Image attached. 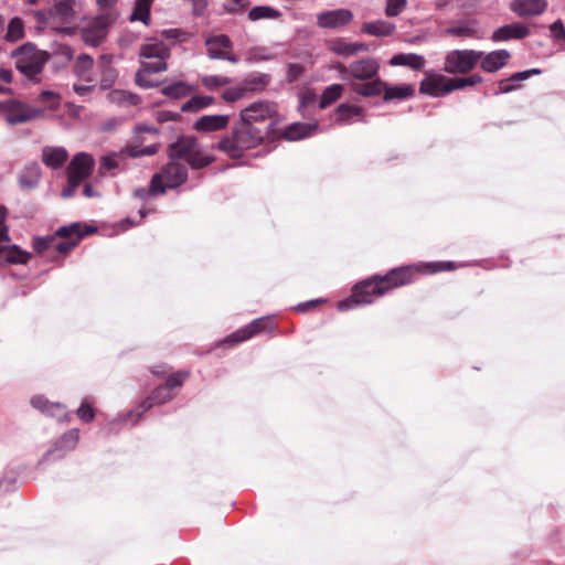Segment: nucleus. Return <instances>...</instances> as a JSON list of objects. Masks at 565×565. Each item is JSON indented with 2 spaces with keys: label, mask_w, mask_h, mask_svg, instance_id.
Listing matches in <instances>:
<instances>
[{
  "label": "nucleus",
  "mask_w": 565,
  "mask_h": 565,
  "mask_svg": "<svg viewBox=\"0 0 565 565\" xmlns=\"http://www.w3.org/2000/svg\"><path fill=\"white\" fill-rule=\"evenodd\" d=\"M303 73V66L298 63H290L287 67V81L295 82Z\"/></svg>",
  "instance_id": "obj_61"
},
{
  "label": "nucleus",
  "mask_w": 565,
  "mask_h": 565,
  "mask_svg": "<svg viewBox=\"0 0 565 565\" xmlns=\"http://www.w3.org/2000/svg\"><path fill=\"white\" fill-rule=\"evenodd\" d=\"M335 68L341 73L342 78H354L358 81L373 79L380 70V64L375 58H362L345 66L339 63Z\"/></svg>",
  "instance_id": "obj_10"
},
{
  "label": "nucleus",
  "mask_w": 565,
  "mask_h": 565,
  "mask_svg": "<svg viewBox=\"0 0 565 565\" xmlns=\"http://www.w3.org/2000/svg\"><path fill=\"white\" fill-rule=\"evenodd\" d=\"M273 58L274 54H271L268 49L264 46L250 47L245 52V60L247 63H259L270 61Z\"/></svg>",
  "instance_id": "obj_47"
},
{
  "label": "nucleus",
  "mask_w": 565,
  "mask_h": 565,
  "mask_svg": "<svg viewBox=\"0 0 565 565\" xmlns=\"http://www.w3.org/2000/svg\"><path fill=\"white\" fill-rule=\"evenodd\" d=\"M531 34L532 31L525 23L516 21L497 28V42L522 40Z\"/></svg>",
  "instance_id": "obj_19"
},
{
  "label": "nucleus",
  "mask_w": 565,
  "mask_h": 565,
  "mask_svg": "<svg viewBox=\"0 0 565 565\" xmlns=\"http://www.w3.org/2000/svg\"><path fill=\"white\" fill-rule=\"evenodd\" d=\"M148 76H149V74L138 70L136 73V76H135L136 84L139 87L145 88V89L157 87L159 85V83L149 79Z\"/></svg>",
  "instance_id": "obj_59"
},
{
  "label": "nucleus",
  "mask_w": 565,
  "mask_h": 565,
  "mask_svg": "<svg viewBox=\"0 0 565 565\" xmlns=\"http://www.w3.org/2000/svg\"><path fill=\"white\" fill-rule=\"evenodd\" d=\"M153 0H136L134 12L130 15L131 21H141L146 25L150 22V7Z\"/></svg>",
  "instance_id": "obj_44"
},
{
  "label": "nucleus",
  "mask_w": 565,
  "mask_h": 565,
  "mask_svg": "<svg viewBox=\"0 0 565 565\" xmlns=\"http://www.w3.org/2000/svg\"><path fill=\"white\" fill-rule=\"evenodd\" d=\"M281 12L270 6H256L248 11V19L253 22L259 20H277Z\"/></svg>",
  "instance_id": "obj_40"
},
{
  "label": "nucleus",
  "mask_w": 565,
  "mask_h": 565,
  "mask_svg": "<svg viewBox=\"0 0 565 565\" xmlns=\"http://www.w3.org/2000/svg\"><path fill=\"white\" fill-rule=\"evenodd\" d=\"M163 192L152 191V180L150 181L149 188H138L134 191V195L140 200H146L150 195H159Z\"/></svg>",
  "instance_id": "obj_63"
},
{
  "label": "nucleus",
  "mask_w": 565,
  "mask_h": 565,
  "mask_svg": "<svg viewBox=\"0 0 565 565\" xmlns=\"http://www.w3.org/2000/svg\"><path fill=\"white\" fill-rule=\"evenodd\" d=\"M318 122H294L287 126L282 137L289 141L300 140L312 136L318 130Z\"/></svg>",
  "instance_id": "obj_24"
},
{
  "label": "nucleus",
  "mask_w": 565,
  "mask_h": 565,
  "mask_svg": "<svg viewBox=\"0 0 565 565\" xmlns=\"http://www.w3.org/2000/svg\"><path fill=\"white\" fill-rule=\"evenodd\" d=\"M353 12L349 9H335L317 14V24L323 29H338L353 20Z\"/></svg>",
  "instance_id": "obj_15"
},
{
  "label": "nucleus",
  "mask_w": 565,
  "mask_h": 565,
  "mask_svg": "<svg viewBox=\"0 0 565 565\" xmlns=\"http://www.w3.org/2000/svg\"><path fill=\"white\" fill-rule=\"evenodd\" d=\"M94 60L88 54H81L77 56L74 64V72L78 76H84L87 72L93 68Z\"/></svg>",
  "instance_id": "obj_51"
},
{
  "label": "nucleus",
  "mask_w": 565,
  "mask_h": 565,
  "mask_svg": "<svg viewBox=\"0 0 565 565\" xmlns=\"http://www.w3.org/2000/svg\"><path fill=\"white\" fill-rule=\"evenodd\" d=\"M135 134V143L141 147V143L143 142V139L140 137L141 134H149L153 136L156 139L159 137V129L154 126H149L145 124L136 125L134 128Z\"/></svg>",
  "instance_id": "obj_53"
},
{
  "label": "nucleus",
  "mask_w": 565,
  "mask_h": 565,
  "mask_svg": "<svg viewBox=\"0 0 565 565\" xmlns=\"http://www.w3.org/2000/svg\"><path fill=\"white\" fill-rule=\"evenodd\" d=\"M395 31L396 25L383 19L364 22L361 26V33L376 38L391 36Z\"/></svg>",
  "instance_id": "obj_25"
},
{
  "label": "nucleus",
  "mask_w": 565,
  "mask_h": 565,
  "mask_svg": "<svg viewBox=\"0 0 565 565\" xmlns=\"http://www.w3.org/2000/svg\"><path fill=\"white\" fill-rule=\"evenodd\" d=\"M386 83L380 78H375L365 84H352V89L363 97H374L383 94Z\"/></svg>",
  "instance_id": "obj_36"
},
{
  "label": "nucleus",
  "mask_w": 565,
  "mask_h": 565,
  "mask_svg": "<svg viewBox=\"0 0 565 565\" xmlns=\"http://www.w3.org/2000/svg\"><path fill=\"white\" fill-rule=\"evenodd\" d=\"M270 81L271 77L269 74L253 72L244 77L242 86L246 94L248 92L260 93L266 89Z\"/></svg>",
  "instance_id": "obj_29"
},
{
  "label": "nucleus",
  "mask_w": 565,
  "mask_h": 565,
  "mask_svg": "<svg viewBox=\"0 0 565 565\" xmlns=\"http://www.w3.org/2000/svg\"><path fill=\"white\" fill-rule=\"evenodd\" d=\"M328 49L340 56H353L360 52H367L369 45L362 42H350L347 39L338 38L328 43Z\"/></svg>",
  "instance_id": "obj_20"
},
{
  "label": "nucleus",
  "mask_w": 565,
  "mask_h": 565,
  "mask_svg": "<svg viewBox=\"0 0 565 565\" xmlns=\"http://www.w3.org/2000/svg\"><path fill=\"white\" fill-rule=\"evenodd\" d=\"M0 113L9 125L14 126L42 117L44 109L11 98L0 103Z\"/></svg>",
  "instance_id": "obj_6"
},
{
  "label": "nucleus",
  "mask_w": 565,
  "mask_h": 565,
  "mask_svg": "<svg viewBox=\"0 0 565 565\" xmlns=\"http://www.w3.org/2000/svg\"><path fill=\"white\" fill-rule=\"evenodd\" d=\"M343 92V86L341 84H332L324 88L321 94L319 106L320 108H326L337 99L341 97Z\"/></svg>",
  "instance_id": "obj_46"
},
{
  "label": "nucleus",
  "mask_w": 565,
  "mask_h": 565,
  "mask_svg": "<svg viewBox=\"0 0 565 565\" xmlns=\"http://www.w3.org/2000/svg\"><path fill=\"white\" fill-rule=\"evenodd\" d=\"M276 115L277 106L275 103L258 100L241 110L239 120L255 126V124L271 119Z\"/></svg>",
  "instance_id": "obj_12"
},
{
  "label": "nucleus",
  "mask_w": 565,
  "mask_h": 565,
  "mask_svg": "<svg viewBox=\"0 0 565 565\" xmlns=\"http://www.w3.org/2000/svg\"><path fill=\"white\" fill-rule=\"evenodd\" d=\"M547 9L546 0H513L511 10L519 17H535Z\"/></svg>",
  "instance_id": "obj_22"
},
{
  "label": "nucleus",
  "mask_w": 565,
  "mask_h": 565,
  "mask_svg": "<svg viewBox=\"0 0 565 565\" xmlns=\"http://www.w3.org/2000/svg\"><path fill=\"white\" fill-rule=\"evenodd\" d=\"M189 372L186 371H179L175 373H172L168 376L166 383L163 384L169 391L172 392L173 388L182 386V384L185 382V380L189 377Z\"/></svg>",
  "instance_id": "obj_55"
},
{
  "label": "nucleus",
  "mask_w": 565,
  "mask_h": 565,
  "mask_svg": "<svg viewBox=\"0 0 565 565\" xmlns=\"http://www.w3.org/2000/svg\"><path fill=\"white\" fill-rule=\"evenodd\" d=\"M171 160H185L193 169H202L212 162V158L200 150V145L194 136H181L169 147Z\"/></svg>",
  "instance_id": "obj_4"
},
{
  "label": "nucleus",
  "mask_w": 565,
  "mask_h": 565,
  "mask_svg": "<svg viewBox=\"0 0 565 565\" xmlns=\"http://www.w3.org/2000/svg\"><path fill=\"white\" fill-rule=\"evenodd\" d=\"M188 179V168L178 160L170 162L152 175V191L166 192L167 189H175Z\"/></svg>",
  "instance_id": "obj_7"
},
{
  "label": "nucleus",
  "mask_w": 565,
  "mask_h": 565,
  "mask_svg": "<svg viewBox=\"0 0 565 565\" xmlns=\"http://www.w3.org/2000/svg\"><path fill=\"white\" fill-rule=\"evenodd\" d=\"M68 159V152L64 147L46 146L42 150V161L51 169H60Z\"/></svg>",
  "instance_id": "obj_26"
},
{
  "label": "nucleus",
  "mask_w": 565,
  "mask_h": 565,
  "mask_svg": "<svg viewBox=\"0 0 565 565\" xmlns=\"http://www.w3.org/2000/svg\"><path fill=\"white\" fill-rule=\"evenodd\" d=\"M173 396V393L169 391L163 384L159 385L153 390L149 397L142 401L134 411L129 412L127 417H136V419H138L142 416L143 413H146L154 405L164 404L171 401Z\"/></svg>",
  "instance_id": "obj_16"
},
{
  "label": "nucleus",
  "mask_w": 565,
  "mask_h": 565,
  "mask_svg": "<svg viewBox=\"0 0 565 565\" xmlns=\"http://www.w3.org/2000/svg\"><path fill=\"white\" fill-rule=\"evenodd\" d=\"M271 321L268 318H258L254 319L246 327L236 330L235 332L231 333L224 341V344H236L243 341H246L254 337L255 334H258L266 330H271Z\"/></svg>",
  "instance_id": "obj_14"
},
{
  "label": "nucleus",
  "mask_w": 565,
  "mask_h": 565,
  "mask_svg": "<svg viewBox=\"0 0 565 565\" xmlns=\"http://www.w3.org/2000/svg\"><path fill=\"white\" fill-rule=\"evenodd\" d=\"M31 258V254L21 249L18 245L7 244L0 249V265H24Z\"/></svg>",
  "instance_id": "obj_23"
},
{
  "label": "nucleus",
  "mask_w": 565,
  "mask_h": 565,
  "mask_svg": "<svg viewBox=\"0 0 565 565\" xmlns=\"http://www.w3.org/2000/svg\"><path fill=\"white\" fill-rule=\"evenodd\" d=\"M17 70L31 81H38L42 73L47 54L32 43H25L12 52Z\"/></svg>",
  "instance_id": "obj_3"
},
{
  "label": "nucleus",
  "mask_w": 565,
  "mask_h": 565,
  "mask_svg": "<svg viewBox=\"0 0 565 565\" xmlns=\"http://www.w3.org/2000/svg\"><path fill=\"white\" fill-rule=\"evenodd\" d=\"M232 82L231 77L224 75H204L201 77V84L209 90H216Z\"/></svg>",
  "instance_id": "obj_48"
},
{
  "label": "nucleus",
  "mask_w": 565,
  "mask_h": 565,
  "mask_svg": "<svg viewBox=\"0 0 565 565\" xmlns=\"http://www.w3.org/2000/svg\"><path fill=\"white\" fill-rule=\"evenodd\" d=\"M551 38L554 41H565V25L562 19H556L554 22L550 24Z\"/></svg>",
  "instance_id": "obj_57"
},
{
  "label": "nucleus",
  "mask_w": 565,
  "mask_h": 565,
  "mask_svg": "<svg viewBox=\"0 0 565 565\" xmlns=\"http://www.w3.org/2000/svg\"><path fill=\"white\" fill-rule=\"evenodd\" d=\"M362 113V108L349 105L341 104L337 108V118L335 121L339 124H351L355 117H359Z\"/></svg>",
  "instance_id": "obj_42"
},
{
  "label": "nucleus",
  "mask_w": 565,
  "mask_h": 565,
  "mask_svg": "<svg viewBox=\"0 0 565 565\" xmlns=\"http://www.w3.org/2000/svg\"><path fill=\"white\" fill-rule=\"evenodd\" d=\"M77 416L85 423L92 422L94 419V409L93 407L84 402L77 409Z\"/></svg>",
  "instance_id": "obj_60"
},
{
  "label": "nucleus",
  "mask_w": 565,
  "mask_h": 565,
  "mask_svg": "<svg viewBox=\"0 0 565 565\" xmlns=\"http://www.w3.org/2000/svg\"><path fill=\"white\" fill-rule=\"evenodd\" d=\"M206 55L211 60H223L232 64L238 63V57L232 52L233 42L226 34L209 36L205 40Z\"/></svg>",
  "instance_id": "obj_11"
},
{
  "label": "nucleus",
  "mask_w": 565,
  "mask_h": 565,
  "mask_svg": "<svg viewBox=\"0 0 565 565\" xmlns=\"http://www.w3.org/2000/svg\"><path fill=\"white\" fill-rule=\"evenodd\" d=\"M447 87L448 83L445 75L431 73L427 74L420 82L419 90L433 97H440L448 94V92H446Z\"/></svg>",
  "instance_id": "obj_18"
},
{
  "label": "nucleus",
  "mask_w": 565,
  "mask_h": 565,
  "mask_svg": "<svg viewBox=\"0 0 565 565\" xmlns=\"http://www.w3.org/2000/svg\"><path fill=\"white\" fill-rule=\"evenodd\" d=\"M53 245H54V236L36 237L33 243L34 249L39 254H42L43 252H45L47 249H53Z\"/></svg>",
  "instance_id": "obj_58"
},
{
  "label": "nucleus",
  "mask_w": 565,
  "mask_h": 565,
  "mask_svg": "<svg viewBox=\"0 0 565 565\" xmlns=\"http://www.w3.org/2000/svg\"><path fill=\"white\" fill-rule=\"evenodd\" d=\"M230 119V115H204L194 121L193 128L200 132L221 131L227 128Z\"/></svg>",
  "instance_id": "obj_17"
},
{
  "label": "nucleus",
  "mask_w": 565,
  "mask_h": 565,
  "mask_svg": "<svg viewBox=\"0 0 565 565\" xmlns=\"http://www.w3.org/2000/svg\"><path fill=\"white\" fill-rule=\"evenodd\" d=\"M52 14L64 21H70L75 15L74 0H55Z\"/></svg>",
  "instance_id": "obj_43"
},
{
  "label": "nucleus",
  "mask_w": 565,
  "mask_h": 565,
  "mask_svg": "<svg viewBox=\"0 0 565 565\" xmlns=\"http://www.w3.org/2000/svg\"><path fill=\"white\" fill-rule=\"evenodd\" d=\"M215 103V98L213 96L207 95H195L192 96L189 100H186L182 106L181 110L183 113H198Z\"/></svg>",
  "instance_id": "obj_39"
},
{
  "label": "nucleus",
  "mask_w": 565,
  "mask_h": 565,
  "mask_svg": "<svg viewBox=\"0 0 565 565\" xmlns=\"http://www.w3.org/2000/svg\"><path fill=\"white\" fill-rule=\"evenodd\" d=\"M24 38V23L21 18L14 17L10 20L7 26V32L3 39L7 42L14 43Z\"/></svg>",
  "instance_id": "obj_41"
},
{
  "label": "nucleus",
  "mask_w": 565,
  "mask_h": 565,
  "mask_svg": "<svg viewBox=\"0 0 565 565\" xmlns=\"http://www.w3.org/2000/svg\"><path fill=\"white\" fill-rule=\"evenodd\" d=\"M167 60L157 58L152 62H141L139 71H142L147 74H157L167 71L168 64Z\"/></svg>",
  "instance_id": "obj_54"
},
{
  "label": "nucleus",
  "mask_w": 565,
  "mask_h": 565,
  "mask_svg": "<svg viewBox=\"0 0 565 565\" xmlns=\"http://www.w3.org/2000/svg\"><path fill=\"white\" fill-rule=\"evenodd\" d=\"M192 89H193L192 86L188 85L184 82H174L172 84L164 86L161 89V93L169 98L180 99V98L189 95V93Z\"/></svg>",
  "instance_id": "obj_45"
},
{
  "label": "nucleus",
  "mask_w": 565,
  "mask_h": 565,
  "mask_svg": "<svg viewBox=\"0 0 565 565\" xmlns=\"http://www.w3.org/2000/svg\"><path fill=\"white\" fill-rule=\"evenodd\" d=\"M79 439V433L77 429H71L66 431L55 444L53 450L47 451L44 459H47L55 451H67L74 449Z\"/></svg>",
  "instance_id": "obj_38"
},
{
  "label": "nucleus",
  "mask_w": 565,
  "mask_h": 565,
  "mask_svg": "<svg viewBox=\"0 0 565 565\" xmlns=\"http://www.w3.org/2000/svg\"><path fill=\"white\" fill-rule=\"evenodd\" d=\"M265 138V132L254 126L238 120L230 136L223 137L218 143L217 149L231 158L243 157L246 150L256 148Z\"/></svg>",
  "instance_id": "obj_2"
},
{
  "label": "nucleus",
  "mask_w": 565,
  "mask_h": 565,
  "mask_svg": "<svg viewBox=\"0 0 565 565\" xmlns=\"http://www.w3.org/2000/svg\"><path fill=\"white\" fill-rule=\"evenodd\" d=\"M94 164L95 160L92 154L87 152L76 153L66 169L67 180L81 183L90 175Z\"/></svg>",
  "instance_id": "obj_13"
},
{
  "label": "nucleus",
  "mask_w": 565,
  "mask_h": 565,
  "mask_svg": "<svg viewBox=\"0 0 565 565\" xmlns=\"http://www.w3.org/2000/svg\"><path fill=\"white\" fill-rule=\"evenodd\" d=\"M530 49L535 54H542V55H552V51H544L543 47H545L546 42L544 40H531L529 42Z\"/></svg>",
  "instance_id": "obj_62"
},
{
  "label": "nucleus",
  "mask_w": 565,
  "mask_h": 565,
  "mask_svg": "<svg viewBox=\"0 0 565 565\" xmlns=\"http://www.w3.org/2000/svg\"><path fill=\"white\" fill-rule=\"evenodd\" d=\"M407 7V0H385V15L395 18L399 15Z\"/></svg>",
  "instance_id": "obj_52"
},
{
  "label": "nucleus",
  "mask_w": 565,
  "mask_h": 565,
  "mask_svg": "<svg viewBox=\"0 0 565 565\" xmlns=\"http://www.w3.org/2000/svg\"><path fill=\"white\" fill-rule=\"evenodd\" d=\"M107 36V26L102 22L94 23L89 28H85L82 32L83 41L90 45H99Z\"/></svg>",
  "instance_id": "obj_32"
},
{
  "label": "nucleus",
  "mask_w": 565,
  "mask_h": 565,
  "mask_svg": "<svg viewBox=\"0 0 565 565\" xmlns=\"http://www.w3.org/2000/svg\"><path fill=\"white\" fill-rule=\"evenodd\" d=\"M411 281L412 270L409 267L394 268L385 276H375L356 284L351 297L338 302V309L347 311L352 309L354 305H370L391 289L407 285Z\"/></svg>",
  "instance_id": "obj_1"
},
{
  "label": "nucleus",
  "mask_w": 565,
  "mask_h": 565,
  "mask_svg": "<svg viewBox=\"0 0 565 565\" xmlns=\"http://www.w3.org/2000/svg\"><path fill=\"white\" fill-rule=\"evenodd\" d=\"M462 266L461 264H456L454 262H431L425 263L423 265V271L425 274H435L439 271H450L455 270Z\"/></svg>",
  "instance_id": "obj_50"
},
{
  "label": "nucleus",
  "mask_w": 565,
  "mask_h": 565,
  "mask_svg": "<svg viewBox=\"0 0 565 565\" xmlns=\"http://www.w3.org/2000/svg\"><path fill=\"white\" fill-rule=\"evenodd\" d=\"M246 96V93L242 86L231 87L223 92L222 98L227 103L237 102Z\"/></svg>",
  "instance_id": "obj_56"
},
{
  "label": "nucleus",
  "mask_w": 565,
  "mask_h": 565,
  "mask_svg": "<svg viewBox=\"0 0 565 565\" xmlns=\"http://www.w3.org/2000/svg\"><path fill=\"white\" fill-rule=\"evenodd\" d=\"M525 81L522 71L514 72L510 76L497 79V95L508 94L521 88L522 83Z\"/></svg>",
  "instance_id": "obj_34"
},
{
  "label": "nucleus",
  "mask_w": 565,
  "mask_h": 565,
  "mask_svg": "<svg viewBox=\"0 0 565 565\" xmlns=\"http://www.w3.org/2000/svg\"><path fill=\"white\" fill-rule=\"evenodd\" d=\"M31 405L52 417L62 420L66 416L65 407L60 403H50L44 396L38 395L31 398Z\"/></svg>",
  "instance_id": "obj_28"
},
{
  "label": "nucleus",
  "mask_w": 565,
  "mask_h": 565,
  "mask_svg": "<svg viewBox=\"0 0 565 565\" xmlns=\"http://www.w3.org/2000/svg\"><path fill=\"white\" fill-rule=\"evenodd\" d=\"M511 57V54L505 49H497V72L503 68L508 60Z\"/></svg>",
  "instance_id": "obj_64"
},
{
  "label": "nucleus",
  "mask_w": 565,
  "mask_h": 565,
  "mask_svg": "<svg viewBox=\"0 0 565 565\" xmlns=\"http://www.w3.org/2000/svg\"><path fill=\"white\" fill-rule=\"evenodd\" d=\"M100 73V87L107 89L111 87L117 78V71L111 66V56L102 55L99 58Z\"/></svg>",
  "instance_id": "obj_35"
},
{
  "label": "nucleus",
  "mask_w": 565,
  "mask_h": 565,
  "mask_svg": "<svg viewBox=\"0 0 565 565\" xmlns=\"http://www.w3.org/2000/svg\"><path fill=\"white\" fill-rule=\"evenodd\" d=\"M447 36L481 38L482 31L476 20H460L444 31Z\"/></svg>",
  "instance_id": "obj_21"
},
{
  "label": "nucleus",
  "mask_w": 565,
  "mask_h": 565,
  "mask_svg": "<svg viewBox=\"0 0 565 565\" xmlns=\"http://www.w3.org/2000/svg\"><path fill=\"white\" fill-rule=\"evenodd\" d=\"M158 150L159 143L157 142L145 147H140L138 145H128L119 152H110L102 157L99 161V171L100 173H105L119 170L124 164L125 157L138 158L143 156H153L158 152Z\"/></svg>",
  "instance_id": "obj_5"
},
{
  "label": "nucleus",
  "mask_w": 565,
  "mask_h": 565,
  "mask_svg": "<svg viewBox=\"0 0 565 565\" xmlns=\"http://www.w3.org/2000/svg\"><path fill=\"white\" fill-rule=\"evenodd\" d=\"M481 52L473 50H454L447 53L444 71L449 74L469 73L478 64Z\"/></svg>",
  "instance_id": "obj_9"
},
{
  "label": "nucleus",
  "mask_w": 565,
  "mask_h": 565,
  "mask_svg": "<svg viewBox=\"0 0 565 565\" xmlns=\"http://www.w3.org/2000/svg\"><path fill=\"white\" fill-rule=\"evenodd\" d=\"M140 56L147 60H168L170 49L162 41L149 40L141 45Z\"/></svg>",
  "instance_id": "obj_27"
},
{
  "label": "nucleus",
  "mask_w": 565,
  "mask_h": 565,
  "mask_svg": "<svg viewBox=\"0 0 565 565\" xmlns=\"http://www.w3.org/2000/svg\"><path fill=\"white\" fill-rule=\"evenodd\" d=\"M41 180V167L36 162L25 164L19 174V184L22 189H34Z\"/></svg>",
  "instance_id": "obj_31"
},
{
  "label": "nucleus",
  "mask_w": 565,
  "mask_h": 565,
  "mask_svg": "<svg viewBox=\"0 0 565 565\" xmlns=\"http://www.w3.org/2000/svg\"><path fill=\"white\" fill-rule=\"evenodd\" d=\"M95 231L93 226L82 225L81 223L61 226L55 232L53 249L61 255H66L78 245L85 235Z\"/></svg>",
  "instance_id": "obj_8"
},
{
  "label": "nucleus",
  "mask_w": 565,
  "mask_h": 565,
  "mask_svg": "<svg viewBox=\"0 0 565 565\" xmlns=\"http://www.w3.org/2000/svg\"><path fill=\"white\" fill-rule=\"evenodd\" d=\"M481 82V77L479 75H471L466 78L460 77H447L448 87L446 88V92L451 93L455 89H461L467 86H473L476 84H479Z\"/></svg>",
  "instance_id": "obj_49"
},
{
  "label": "nucleus",
  "mask_w": 565,
  "mask_h": 565,
  "mask_svg": "<svg viewBox=\"0 0 565 565\" xmlns=\"http://www.w3.org/2000/svg\"><path fill=\"white\" fill-rule=\"evenodd\" d=\"M392 66H408L413 70H422L425 66V57L415 53H399L390 60Z\"/></svg>",
  "instance_id": "obj_33"
},
{
  "label": "nucleus",
  "mask_w": 565,
  "mask_h": 565,
  "mask_svg": "<svg viewBox=\"0 0 565 565\" xmlns=\"http://www.w3.org/2000/svg\"><path fill=\"white\" fill-rule=\"evenodd\" d=\"M107 99L109 103L122 108L138 106L141 103V97L138 94L125 89H111L107 94Z\"/></svg>",
  "instance_id": "obj_30"
},
{
  "label": "nucleus",
  "mask_w": 565,
  "mask_h": 565,
  "mask_svg": "<svg viewBox=\"0 0 565 565\" xmlns=\"http://www.w3.org/2000/svg\"><path fill=\"white\" fill-rule=\"evenodd\" d=\"M414 87L409 84L391 86L386 83V88L383 89L384 100H404L414 95Z\"/></svg>",
  "instance_id": "obj_37"
}]
</instances>
